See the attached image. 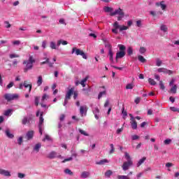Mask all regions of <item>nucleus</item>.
Instances as JSON below:
<instances>
[{
  "instance_id": "nucleus-23",
  "label": "nucleus",
  "mask_w": 179,
  "mask_h": 179,
  "mask_svg": "<svg viewBox=\"0 0 179 179\" xmlns=\"http://www.w3.org/2000/svg\"><path fill=\"white\" fill-rule=\"evenodd\" d=\"M81 178H88L90 177V172L89 171H83L80 175Z\"/></svg>"
},
{
  "instance_id": "nucleus-20",
  "label": "nucleus",
  "mask_w": 179,
  "mask_h": 179,
  "mask_svg": "<svg viewBox=\"0 0 179 179\" xmlns=\"http://www.w3.org/2000/svg\"><path fill=\"white\" fill-rule=\"evenodd\" d=\"M24 87H25V89H29V90H31V83L29 82V81H24V84H23Z\"/></svg>"
},
{
  "instance_id": "nucleus-9",
  "label": "nucleus",
  "mask_w": 179,
  "mask_h": 179,
  "mask_svg": "<svg viewBox=\"0 0 179 179\" xmlns=\"http://www.w3.org/2000/svg\"><path fill=\"white\" fill-rule=\"evenodd\" d=\"M129 115L130 117V124L132 129H138V123L135 120V117L131 113Z\"/></svg>"
},
{
  "instance_id": "nucleus-63",
  "label": "nucleus",
  "mask_w": 179,
  "mask_h": 179,
  "mask_svg": "<svg viewBox=\"0 0 179 179\" xmlns=\"http://www.w3.org/2000/svg\"><path fill=\"white\" fill-rule=\"evenodd\" d=\"M5 24H6V29H9V27H11V24H10V23L8 21H5L4 22Z\"/></svg>"
},
{
  "instance_id": "nucleus-28",
  "label": "nucleus",
  "mask_w": 179,
  "mask_h": 179,
  "mask_svg": "<svg viewBox=\"0 0 179 179\" xmlns=\"http://www.w3.org/2000/svg\"><path fill=\"white\" fill-rule=\"evenodd\" d=\"M42 84H43V76H39L38 77L37 85L38 86H41Z\"/></svg>"
},
{
  "instance_id": "nucleus-57",
  "label": "nucleus",
  "mask_w": 179,
  "mask_h": 179,
  "mask_svg": "<svg viewBox=\"0 0 179 179\" xmlns=\"http://www.w3.org/2000/svg\"><path fill=\"white\" fill-rule=\"evenodd\" d=\"M13 45H20V41H13Z\"/></svg>"
},
{
  "instance_id": "nucleus-46",
  "label": "nucleus",
  "mask_w": 179,
  "mask_h": 179,
  "mask_svg": "<svg viewBox=\"0 0 179 179\" xmlns=\"http://www.w3.org/2000/svg\"><path fill=\"white\" fill-rule=\"evenodd\" d=\"M148 96H155V93H153L152 92L148 93V94H143V97H148Z\"/></svg>"
},
{
  "instance_id": "nucleus-3",
  "label": "nucleus",
  "mask_w": 179,
  "mask_h": 179,
  "mask_svg": "<svg viewBox=\"0 0 179 179\" xmlns=\"http://www.w3.org/2000/svg\"><path fill=\"white\" fill-rule=\"evenodd\" d=\"M72 94H73L74 100H76V99H78V91L73 92V90H69L66 94V96H65V99H64L63 106H66V104H68V100H71V96H72Z\"/></svg>"
},
{
  "instance_id": "nucleus-8",
  "label": "nucleus",
  "mask_w": 179,
  "mask_h": 179,
  "mask_svg": "<svg viewBox=\"0 0 179 179\" xmlns=\"http://www.w3.org/2000/svg\"><path fill=\"white\" fill-rule=\"evenodd\" d=\"M47 158L48 159H55V158H57V159H64V157H62L61 155L58 154L57 152L55 151H52L50 152L48 156H47Z\"/></svg>"
},
{
  "instance_id": "nucleus-44",
  "label": "nucleus",
  "mask_w": 179,
  "mask_h": 179,
  "mask_svg": "<svg viewBox=\"0 0 179 179\" xmlns=\"http://www.w3.org/2000/svg\"><path fill=\"white\" fill-rule=\"evenodd\" d=\"M118 48L120 51H125V45L119 44Z\"/></svg>"
},
{
  "instance_id": "nucleus-4",
  "label": "nucleus",
  "mask_w": 179,
  "mask_h": 179,
  "mask_svg": "<svg viewBox=\"0 0 179 179\" xmlns=\"http://www.w3.org/2000/svg\"><path fill=\"white\" fill-rule=\"evenodd\" d=\"M43 114H44V113L43 112L40 113V110H38L36 112V117H38V115H40L39 123H38V129H39V133L41 134V135H43V129L44 128V124H43L44 123V117H43Z\"/></svg>"
},
{
  "instance_id": "nucleus-35",
  "label": "nucleus",
  "mask_w": 179,
  "mask_h": 179,
  "mask_svg": "<svg viewBox=\"0 0 179 179\" xmlns=\"http://www.w3.org/2000/svg\"><path fill=\"white\" fill-rule=\"evenodd\" d=\"M127 54H128V55H132L134 54V49H132V47L128 48Z\"/></svg>"
},
{
  "instance_id": "nucleus-27",
  "label": "nucleus",
  "mask_w": 179,
  "mask_h": 179,
  "mask_svg": "<svg viewBox=\"0 0 179 179\" xmlns=\"http://www.w3.org/2000/svg\"><path fill=\"white\" fill-rule=\"evenodd\" d=\"M12 113H13V110L8 109L4 112V115L8 117V115H12Z\"/></svg>"
},
{
  "instance_id": "nucleus-42",
  "label": "nucleus",
  "mask_w": 179,
  "mask_h": 179,
  "mask_svg": "<svg viewBox=\"0 0 179 179\" xmlns=\"http://www.w3.org/2000/svg\"><path fill=\"white\" fill-rule=\"evenodd\" d=\"M103 96H106V91L101 92L98 95V99H101Z\"/></svg>"
},
{
  "instance_id": "nucleus-43",
  "label": "nucleus",
  "mask_w": 179,
  "mask_h": 179,
  "mask_svg": "<svg viewBox=\"0 0 179 179\" xmlns=\"http://www.w3.org/2000/svg\"><path fill=\"white\" fill-rule=\"evenodd\" d=\"M72 160H73V158L72 157H69V158L64 159L62 162V163H66V162H71V161H72Z\"/></svg>"
},
{
  "instance_id": "nucleus-55",
  "label": "nucleus",
  "mask_w": 179,
  "mask_h": 179,
  "mask_svg": "<svg viewBox=\"0 0 179 179\" xmlns=\"http://www.w3.org/2000/svg\"><path fill=\"white\" fill-rule=\"evenodd\" d=\"M122 131H124V127H122L120 129H117L116 131V134H117V135H120V134H121V132H122Z\"/></svg>"
},
{
  "instance_id": "nucleus-24",
  "label": "nucleus",
  "mask_w": 179,
  "mask_h": 179,
  "mask_svg": "<svg viewBox=\"0 0 179 179\" xmlns=\"http://www.w3.org/2000/svg\"><path fill=\"white\" fill-rule=\"evenodd\" d=\"M146 160V157H143L140 160H138V163L136 164L137 167H140V166H142L143 163H145V161Z\"/></svg>"
},
{
  "instance_id": "nucleus-58",
  "label": "nucleus",
  "mask_w": 179,
  "mask_h": 179,
  "mask_svg": "<svg viewBox=\"0 0 179 179\" xmlns=\"http://www.w3.org/2000/svg\"><path fill=\"white\" fill-rule=\"evenodd\" d=\"M24 173H18L17 174V177L18 178H24Z\"/></svg>"
},
{
  "instance_id": "nucleus-30",
  "label": "nucleus",
  "mask_w": 179,
  "mask_h": 179,
  "mask_svg": "<svg viewBox=\"0 0 179 179\" xmlns=\"http://www.w3.org/2000/svg\"><path fill=\"white\" fill-rule=\"evenodd\" d=\"M122 114L123 118L125 120V118L127 117V115H128V113L127 112V110H125L124 107H123L122 109Z\"/></svg>"
},
{
  "instance_id": "nucleus-29",
  "label": "nucleus",
  "mask_w": 179,
  "mask_h": 179,
  "mask_svg": "<svg viewBox=\"0 0 179 179\" xmlns=\"http://www.w3.org/2000/svg\"><path fill=\"white\" fill-rule=\"evenodd\" d=\"M111 176H113V171H111V170H108L105 173V177H107L108 178H110V177H111Z\"/></svg>"
},
{
  "instance_id": "nucleus-11",
  "label": "nucleus",
  "mask_w": 179,
  "mask_h": 179,
  "mask_svg": "<svg viewBox=\"0 0 179 179\" xmlns=\"http://www.w3.org/2000/svg\"><path fill=\"white\" fill-rule=\"evenodd\" d=\"M117 15H119V16H124L125 14L121 8H119L118 9L115 10V11L110 13V16H115Z\"/></svg>"
},
{
  "instance_id": "nucleus-32",
  "label": "nucleus",
  "mask_w": 179,
  "mask_h": 179,
  "mask_svg": "<svg viewBox=\"0 0 179 179\" xmlns=\"http://www.w3.org/2000/svg\"><path fill=\"white\" fill-rule=\"evenodd\" d=\"M64 173H65V174H67L68 176H73V172H72V171H71V169H66L64 170Z\"/></svg>"
},
{
  "instance_id": "nucleus-62",
  "label": "nucleus",
  "mask_w": 179,
  "mask_h": 179,
  "mask_svg": "<svg viewBox=\"0 0 179 179\" xmlns=\"http://www.w3.org/2000/svg\"><path fill=\"white\" fill-rule=\"evenodd\" d=\"M136 25H137L138 27H141L142 26V21L137 20L136 21Z\"/></svg>"
},
{
  "instance_id": "nucleus-47",
  "label": "nucleus",
  "mask_w": 179,
  "mask_h": 179,
  "mask_svg": "<svg viewBox=\"0 0 179 179\" xmlns=\"http://www.w3.org/2000/svg\"><path fill=\"white\" fill-rule=\"evenodd\" d=\"M164 145H170L171 143V139L167 138L165 141H164Z\"/></svg>"
},
{
  "instance_id": "nucleus-60",
  "label": "nucleus",
  "mask_w": 179,
  "mask_h": 179,
  "mask_svg": "<svg viewBox=\"0 0 179 179\" xmlns=\"http://www.w3.org/2000/svg\"><path fill=\"white\" fill-rule=\"evenodd\" d=\"M134 102L136 104H139V103H141V98L137 97L135 100Z\"/></svg>"
},
{
  "instance_id": "nucleus-34",
  "label": "nucleus",
  "mask_w": 179,
  "mask_h": 179,
  "mask_svg": "<svg viewBox=\"0 0 179 179\" xmlns=\"http://www.w3.org/2000/svg\"><path fill=\"white\" fill-rule=\"evenodd\" d=\"M78 131L80 134H81V135H84V136H89V134L85 131V130H82V129H79Z\"/></svg>"
},
{
  "instance_id": "nucleus-26",
  "label": "nucleus",
  "mask_w": 179,
  "mask_h": 179,
  "mask_svg": "<svg viewBox=\"0 0 179 179\" xmlns=\"http://www.w3.org/2000/svg\"><path fill=\"white\" fill-rule=\"evenodd\" d=\"M62 44V45H66L68 44V41H57V47H59Z\"/></svg>"
},
{
  "instance_id": "nucleus-33",
  "label": "nucleus",
  "mask_w": 179,
  "mask_h": 179,
  "mask_svg": "<svg viewBox=\"0 0 179 179\" xmlns=\"http://www.w3.org/2000/svg\"><path fill=\"white\" fill-rule=\"evenodd\" d=\"M50 47L52 48V50H57V45L54 41L50 42Z\"/></svg>"
},
{
  "instance_id": "nucleus-1",
  "label": "nucleus",
  "mask_w": 179,
  "mask_h": 179,
  "mask_svg": "<svg viewBox=\"0 0 179 179\" xmlns=\"http://www.w3.org/2000/svg\"><path fill=\"white\" fill-rule=\"evenodd\" d=\"M35 63L36 59H34V57H33V55H29V59L23 62V65H26L24 69V72L27 73L28 71L33 69V64Z\"/></svg>"
},
{
  "instance_id": "nucleus-12",
  "label": "nucleus",
  "mask_w": 179,
  "mask_h": 179,
  "mask_svg": "<svg viewBox=\"0 0 179 179\" xmlns=\"http://www.w3.org/2000/svg\"><path fill=\"white\" fill-rule=\"evenodd\" d=\"M87 113V106H82L80 107V114L81 117H83V115H86Z\"/></svg>"
},
{
  "instance_id": "nucleus-56",
  "label": "nucleus",
  "mask_w": 179,
  "mask_h": 179,
  "mask_svg": "<svg viewBox=\"0 0 179 179\" xmlns=\"http://www.w3.org/2000/svg\"><path fill=\"white\" fill-rule=\"evenodd\" d=\"M132 141H136V139H139V136L138 135H133L131 136Z\"/></svg>"
},
{
  "instance_id": "nucleus-45",
  "label": "nucleus",
  "mask_w": 179,
  "mask_h": 179,
  "mask_svg": "<svg viewBox=\"0 0 179 179\" xmlns=\"http://www.w3.org/2000/svg\"><path fill=\"white\" fill-rule=\"evenodd\" d=\"M160 29L162 31H164V33L168 30L167 26L166 25H162Z\"/></svg>"
},
{
  "instance_id": "nucleus-51",
  "label": "nucleus",
  "mask_w": 179,
  "mask_h": 179,
  "mask_svg": "<svg viewBox=\"0 0 179 179\" xmlns=\"http://www.w3.org/2000/svg\"><path fill=\"white\" fill-rule=\"evenodd\" d=\"M40 100V98L38 96H35V101H34V103H35V106H38V101Z\"/></svg>"
},
{
  "instance_id": "nucleus-53",
  "label": "nucleus",
  "mask_w": 179,
  "mask_h": 179,
  "mask_svg": "<svg viewBox=\"0 0 179 179\" xmlns=\"http://www.w3.org/2000/svg\"><path fill=\"white\" fill-rule=\"evenodd\" d=\"M157 71H158L159 73H161L162 72H163L164 73H166V69H164V68H159V69H157Z\"/></svg>"
},
{
  "instance_id": "nucleus-10",
  "label": "nucleus",
  "mask_w": 179,
  "mask_h": 179,
  "mask_svg": "<svg viewBox=\"0 0 179 179\" xmlns=\"http://www.w3.org/2000/svg\"><path fill=\"white\" fill-rule=\"evenodd\" d=\"M106 47H107V48H108V55H110V61H111V62H114V53L113 52V46H111V45L110 44H107L106 45Z\"/></svg>"
},
{
  "instance_id": "nucleus-52",
  "label": "nucleus",
  "mask_w": 179,
  "mask_h": 179,
  "mask_svg": "<svg viewBox=\"0 0 179 179\" xmlns=\"http://www.w3.org/2000/svg\"><path fill=\"white\" fill-rule=\"evenodd\" d=\"M19 55H16V54H11L10 55V58L12 59L13 58H19Z\"/></svg>"
},
{
  "instance_id": "nucleus-41",
  "label": "nucleus",
  "mask_w": 179,
  "mask_h": 179,
  "mask_svg": "<svg viewBox=\"0 0 179 179\" xmlns=\"http://www.w3.org/2000/svg\"><path fill=\"white\" fill-rule=\"evenodd\" d=\"M148 82H149V84L152 85V86H155V85H156V81H155L154 79L149 78Z\"/></svg>"
},
{
  "instance_id": "nucleus-22",
  "label": "nucleus",
  "mask_w": 179,
  "mask_h": 179,
  "mask_svg": "<svg viewBox=\"0 0 179 179\" xmlns=\"http://www.w3.org/2000/svg\"><path fill=\"white\" fill-rule=\"evenodd\" d=\"M40 149H41V143H38L34 146V151L38 153L40 152Z\"/></svg>"
},
{
  "instance_id": "nucleus-49",
  "label": "nucleus",
  "mask_w": 179,
  "mask_h": 179,
  "mask_svg": "<svg viewBox=\"0 0 179 179\" xmlns=\"http://www.w3.org/2000/svg\"><path fill=\"white\" fill-rule=\"evenodd\" d=\"M126 89H134V84L133 83H129L127 84L126 86Z\"/></svg>"
},
{
  "instance_id": "nucleus-37",
  "label": "nucleus",
  "mask_w": 179,
  "mask_h": 179,
  "mask_svg": "<svg viewBox=\"0 0 179 179\" xmlns=\"http://www.w3.org/2000/svg\"><path fill=\"white\" fill-rule=\"evenodd\" d=\"M161 9H162V10H166V8H167V6H166V4H164V1H161Z\"/></svg>"
},
{
  "instance_id": "nucleus-15",
  "label": "nucleus",
  "mask_w": 179,
  "mask_h": 179,
  "mask_svg": "<svg viewBox=\"0 0 179 179\" xmlns=\"http://www.w3.org/2000/svg\"><path fill=\"white\" fill-rule=\"evenodd\" d=\"M125 57V51H120L116 53V62H118V58H124Z\"/></svg>"
},
{
  "instance_id": "nucleus-40",
  "label": "nucleus",
  "mask_w": 179,
  "mask_h": 179,
  "mask_svg": "<svg viewBox=\"0 0 179 179\" xmlns=\"http://www.w3.org/2000/svg\"><path fill=\"white\" fill-rule=\"evenodd\" d=\"M170 110H171V111H173V113H179V108H176V107H174V106L171 107V108H170Z\"/></svg>"
},
{
  "instance_id": "nucleus-18",
  "label": "nucleus",
  "mask_w": 179,
  "mask_h": 179,
  "mask_svg": "<svg viewBox=\"0 0 179 179\" xmlns=\"http://www.w3.org/2000/svg\"><path fill=\"white\" fill-rule=\"evenodd\" d=\"M92 111L96 120H99V114L100 113V110H99V108L97 107L94 108V109H92Z\"/></svg>"
},
{
  "instance_id": "nucleus-2",
  "label": "nucleus",
  "mask_w": 179,
  "mask_h": 179,
  "mask_svg": "<svg viewBox=\"0 0 179 179\" xmlns=\"http://www.w3.org/2000/svg\"><path fill=\"white\" fill-rule=\"evenodd\" d=\"M124 157L127 162H124L122 166L123 171H127V170H129V167L134 166V162L131 159V156L128 152L124 153Z\"/></svg>"
},
{
  "instance_id": "nucleus-38",
  "label": "nucleus",
  "mask_w": 179,
  "mask_h": 179,
  "mask_svg": "<svg viewBox=\"0 0 179 179\" xmlns=\"http://www.w3.org/2000/svg\"><path fill=\"white\" fill-rule=\"evenodd\" d=\"M117 179H130L129 177L127 176H122V175L117 176Z\"/></svg>"
},
{
  "instance_id": "nucleus-39",
  "label": "nucleus",
  "mask_w": 179,
  "mask_h": 179,
  "mask_svg": "<svg viewBox=\"0 0 179 179\" xmlns=\"http://www.w3.org/2000/svg\"><path fill=\"white\" fill-rule=\"evenodd\" d=\"M139 52L141 54H145V52H146V48L145 47H141L140 50H139Z\"/></svg>"
},
{
  "instance_id": "nucleus-54",
  "label": "nucleus",
  "mask_w": 179,
  "mask_h": 179,
  "mask_svg": "<svg viewBox=\"0 0 179 179\" xmlns=\"http://www.w3.org/2000/svg\"><path fill=\"white\" fill-rule=\"evenodd\" d=\"M165 73H168V75H173V71L171 70H167L166 69H165Z\"/></svg>"
},
{
  "instance_id": "nucleus-21",
  "label": "nucleus",
  "mask_w": 179,
  "mask_h": 179,
  "mask_svg": "<svg viewBox=\"0 0 179 179\" xmlns=\"http://www.w3.org/2000/svg\"><path fill=\"white\" fill-rule=\"evenodd\" d=\"M48 100H50V95L44 94L41 98V103H45V101H48Z\"/></svg>"
},
{
  "instance_id": "nucleus-48",
  "label": "nucleus",
  "mask_w": 179,
  "mask_h": 179,
  "mask_svg": "<svg viewBox=\"0 0 179 179\" xmlns=\"http://www.w3.org/2000/svg\"><path fill=\"white\" fill-rule=\"evenodd\" d=\"M111 150L109 151V155H113L114 153V144L110 145Z\"/></svg>"
},
{
  "instance_id": "nucleus-31",
  "label": "nucleus",
  "mask_w": 179,
  "mask_h": 179,
  "mask_svg": "<svg viewBox=\"0 0 179 179\" xmlns=\"http://www.w3.org/2000/svg\"><path fill=\"white\" fill-rule=\"evenodd\" d=\"M138 61H140V62H142V64H145V62H146V59H145L143 56L138 55Z\"/></svg>"
},
{
  "instance_id": "nucleus-7",
  "label": "nucleus",
  "mask_w": 179,
  "mask_h": 179,
  "mask_svg": "<svg viewBox=\"0 0 179 179\" xmlns=\"http://www.w3.org/2000/svg\"><path fill=\"white\" fill-rule=\"evenodd\" d=\"M76 52V55H81L84 59H87V56L86 55V53L83 52V50H80V49H77L76 48H73L71 54H73Z\"/></svg>"
},
{
  "instance_id": "nucleus-6",
  "label": "nucleus",
  "mask_w": 179,
  "mask_h": 179,
  "mask_svg": "<svg viewBox=\"0 0 179 179\" xmlns=\"http://www.w3.org/2000/svg\"><path fill=\"white\" fill-rule=\"evenodd\" d=\"M3 98L6 101H12V100L19 99V95L17 94H5Z\"/></svg>"
},
{
  "instance_id": "nucleus-19",
  "label": "nucleus",
  "mask_w": 179,
  "mask_h": 179,
  "mask_svg": "<svg viewBox=\"0 0 179 179\" xmlns=\"http://www.w3.org/2000/svg\"><path fill=\"white\" fill-rule=\"evenodd\" d=\"M5 134L6 135V136L8 138H9L10 139H13V138L15 137V136L10 133V130L9 129H6Z\"/></svg>"
},
{
  "instance_id": "nucleus-14",
  "label": "nucleus",
  "mask_w": 179,
  "mask_h": 179,
  "mask_svg": "<svg viewBox=\"0 0 179 179\" xmlns=\"http://www.w3.org/2000/svg\"><path fill=\"white\" fill-rule=\"evenodd\" d=\"M87 79H89V76H87L80 82H79V81L76 82V85H81V86H83V87H85V86H86V85L85 83H86V82H87Z\"/></svg>"
},
{
  "instance_id": "nucleus-16",
  "label": "nucleus",
  "mask_w": 179,
  "mask_h": 179,
  "mask_svg": "<svg viewBox=\"0 0 179 179\" xmlns=\"http://www.w3.org/2000/svg\"><path fill=\"white\" fill-rule=\"evenodd\" d=\"M33 136H34V131L31 130V131H27V133L26 134L25 138L26 139L30 140L33 138Z\"/></svg>"
},
{
  "instance_id": "nucleus-13",
  "label": "nucleus",
  "mask_w": 179,
  "mask_h": 179,
  "mask_svg": "<svg viewBox=\"0 0 179 179\" xmlns=\"http://www.w3.org/2000/svg\"><path fill=\"white\" fill-rule=\"evenodd\" d=\"M0 174L1 176H3L4 177H10V171L5 170L3 169H0Z\"/></svg>"
},
{
  "instance_id": "nucleus-59",
  "label": "nucleus",
  "mask_w": 179,
  "mask_h": 179,
  "mask_svg": "<svg viewBox=\"0 0 179 179\" xmlns=\"http://www.w3.org/2000/svg\"><path fill=\"white\" fill-rule=\"evenodd\" d=\"M43 141H51V137H50V136L45 134V138H43Z\"/></svg>"
},
{
  "instance_id": "nucleus-17",
  "label": "nucleus",
  "mask_w": 179,
  "mask_h": 179,
  "mask_svg": "<svg viewBox=\"0 0 179 179\" xmlns=\"http://www.w3.org/2000/svg\"><path fill=\"white\" fill-rule=\"evenodd\" d=\"M106 163H110V161H108V159H103L100 161L96 162V164H98L99 166H103L104 164H106Z\"/></svg>"
},
{
  "instance_id": "nucleus-50",
  "label": "nucleus",
  "mask_w": 179,
  "mask_h": 179,
  "mask_svg": "<svg viewBox=\"0 0 179 179\" xmlns=\"http://www.w3.org/2000/svg\"><path fill=\"white\" fill-rule=\"evenodd\" d=\"M162 60L160 59H157L156 65L157 66H162Z\"/></svg>"
},
{
  "instance_id": "nucleus-64",
  "label": "nucleus",
  "mask_w": 179,
  "mask_h": 179,
  "mask_svg": "<svg viewBox=\"0 0 179 179\" xmlns=\"http://www.w3.org/2000/svg\"><path fill=\"white\" fill-rule=\"evenodd\" d=\"M13 87V82L10 83L8 85H7V89H10V87Z\"/></svg>"
},
{
  "instance_id": "nucleus-25",
  "label": "nucleus",
  "mask_w": 179,
  "mask_h": 179,
  "mask_svg": "<svg viewBox=\"0 0 179 179\" xmlns=\"http://www.w3.org/2000/svg\"><path fill=\"white\" fill-rule=\"evenodd\" d=\"M30 121H31V117H29V119L27 117H24L22 119V125H26L27 124V122H30Z\"/></svg>"
},
{
  "instance_id": "nucleus-61",
  "label": "nucleus",
  "mask_w": 179,
  "mask_h": 179,
  "mask_svg": "<svg viewBox=\"0 0 179 179\" xmlns=\"http://www.w3.org/2000/svg\"><path fill=\"white\" fill-rule=\"evenodd\" d=\"M159 86H160V89H162V90H164V84H163L162 81H160Z\"/></svg>"
},
{
  "instance_id": "nucleus-5",
  "label": "nucleus",
  "mask_w": 179,
  "mask_h": 179,
  "mask_svg": "<svg viewBox=\"0 0 179 179\" xmlns=\"http://www.w3.org/2000/svg\"><path fill=\"white\" fill-rule=\"evenodd\" d=\"M113 29H112V32L114 33V34H117L118 33V29L120 31H122L123 30H128V27L127 26H121L118 24V22H115L113 24Z\"/></svg>"
},
{
  "instance_id": "nucleus-36",
  "label": "nucleus",
  "mask_w": 179,
  "mask_h": 179,
  "mask_svg": "<svg viewBox=\"0 0 179 179\" xmlns=\"http://www.w3.org/2000/svg\"><path fill=\"white\" fill-rule=\"evenodd\" d=\"M113 10V9L111 7H108V6L104 7V11L105 12H107V13L111 12L112 13Z\"/></svg>"
}]
</instances>
